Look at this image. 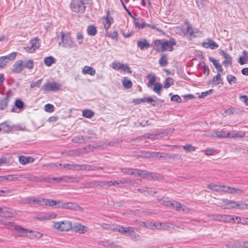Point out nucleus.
<instances>
[{"label": "nucleus", "mask_w": 248, "mask_h": 248, "mask_svg": "<svg viewBox=\"0 0 248 248\" xmlns=\"http://www.w3.org/2000/svg\"><path fill=\"white\" fill-rule=\"evenodd\" d=\"M87 4V0H72L70 7L72 11L74 12L83 14Z\"/></svg>", "instance_id": "nucleus-1"}, {"label": "nucleus", "mask_w": 248, "mask_h": 248, "mask_svg": "<svg viewBox=\"0 0 248 248\" xmlns=\"http://www.w3.org/2000/svg\"><path fill=\"white\" fill-rule=\"evenodd\" d=\"M53 227L59 231H68L72 229V224L71 221L64 220L54 222Z\"/></svg>", "instance_id": "nucleus-2"}, {"label": "nucleus", "mask_w": 248, "mask_h": 248, "mask_svg": "<svg viewBox=\"0 0 248 248\" xmlns=\"http://www.w3.org/2000/svg\"><path fill=\"white\" fill-rule=\"evenodd\" d=\"M61 41L59 43V45L63 47L72 48L73 46V41L69 34H65L64 32H60Z\"/></svg>", "instance_id": "nucleus-3"}, {"label": "nucleus", "mask_w": 248, "mask_h": 248, "mask_svg": "<svg viewBox=\"0 0 248 248\" xmlns=\"http://www.w3.org/2000/svg\"><path fill=\"white\" fill-rule=\"evenodd\" d=\"M61 87V84L56 82H48L42 87L43 91L46 93L58 91Z\"/></svg>", "instance_id": "nucleus-4"}, {"label": "nucleus", "mask_w": 248, "mask_h": 248, "mask_svg": "<svg viewBox=\"0 0 248 248\" xmlns=\"http://www.w3.org/2000/svg\"><path fill=\"white\" fill-rule=\"evenodd\" d=\"M161 202L162 204L170 208L175 209L177 211H185V206H183L180 203L177 202L173 201L171 202L168 201L161 200Z\"/></svg>", "instance_id": "nucleus-5"}, {"label": "nucleus", "mask_w": 248, "mask_h": 248, "mask_svg": "<svg viewBox=\"0 0 248 248\" xmlns=\"http://www.w3.org/2000/svg\"><path fill=\"white\" fill-rule=\"evenodd\" d=\"M21 178L28 179L29 181L35 182H50V179L42 176H36L31 174H20Z\"/></svg>", "instance_id": "nucleus-6"}, {"label": "nucleus", "mask_w": 248, "mask_h": 248, "mask_svg": "<svg viewBox=\"0 0 248 248\" xmlns=\"http://www.w3.org/2000/svg\"><path fill=\"white\" fill-rule=\"evenodd\" d=\"M176 42L175 40L171 38L169 40L163 39V52L165 51H172L174 49L173 46L176 45Z\"/></svg>", "instance_id": "nucleus-7"}, {"label": "nucleus", "mask_w": 248, "mask_h": 248, "mask_svg": "<svg viewBox=\"0 0 248 248\" xmlns=\"http://www.w3.org/2000/svg\"><path fill=\"white\" fill-rule=\"evenodd\" d=\"M30 43L31 44V47H25L24 48L28 53H33L40 46L39 39L37 38H34L30 41Z\"/></svg>", "instance_id": "nucleus-8"}, {"label": "nucleus", "mask_w": 248, "mask_h": 248, "mask_svg": "<svg viewBox=\"0 0 248 248\" xmlns=\"http://www.w3.org/2000/svg\"><path fill=\"white\" fill-rule=\"evenodd\" d=\"M202 46L205 48H210L212 50L216 49L219 46L211 38H208L206 41L202 42Z\"/></svg>", "instance_id": "nucleus-9"}, {"label": "nucleus", "mask_w": 248, "mask_h": 248, "mask_svg": "<svg viewBox=\"0 0 248 248\" xmlns=\"http://www.w3.org/2000/svg\"><path fill=\"white\" fill-rule=\"evenodd\" d=\"M163 39H156L154 40L151 46L158 52H163Z\"/></svg>", "instance_id": "nucleus-10"}, {"label": "nucleus", "mask_w": 248, "mask_h": 248, "mask_svg": "<svg viewBox=\"0 0 248 248\" xmlns=\"http://www.w3.org/2000/svg\"><path fill=\"white\" fill-rule=\"evenodd\" d=\"M23 62L22 60H18L15 62L13 65V68L12 71L16 74H19L23 70Z\"/></svg>", "instance_id": "nucleus-11"}, {"label": "nucleus", "mask_w": 248, "mask_h": 248, "mask_svg": "<svg viewBox=\"0 0 248 248\" xmlns=\"http://www.w3.org/2000/svg\"><path fill=\"white\" fill-rule=\"evenodd\" d=\"M137 46L141 50L148 49L151 46L146 38H142L137 41Z\"/></svg>", "instance_id": "nucleus-12"}, {"label": "nucleus", "mask_w": 248, "mask_h": 248, "mask_svg": "<svg viewBox=\"0 0 248 248\" xmlns=\"http://www.w3.org/2000/svg\"><path fill=\"white\" fill-rule=\"evenodd\" d=\"M105 21L103 23L104 28L108 32V30L110 25L113 23L114 20L113 18L109 15V11H107V15L106 17H104Z\"/></svg>", "instance_id": "nucleus-13"}, {"label": "nucleus", "mask_w": 248, "mask_h": 248, "mask_svg": "<svg viewBox=\"0 0 248 248\" xmlns=\"http://www.w3.org/2000/svg\"><path fill=\"white\" fill-rule=\"evenodd\" d=\"M72 229L79 234H83L87 232L88 228L87 227L79 223L72 226Z\"/></svg>", "instance_id": "nucleus-14"}, {"label": "nucleus", "mask_w": 248, "mask_h": 248, "mask_svg": "<svg viewBox=\"0 0 248 248\" xmlns=\"http://www.w3.org/2000/svg\"><path fill=\"white\" fill-rule=\"evenodd\" d=\"M156 155V152H150L147 151H140L138 152V155L137 156L141 158H151V157H155Z\"/></svg>", "instance_id": "nucleus-15"}, {"label": "nucleus", "mask_w": 248, "mask_h": 248, "mask_svg": "<svg viewBox=\"0 0 248 248\" xmlns=\"http://www.w3.org/2000/svg\"><path fill=\"white\" fill-rule=\"evenodd\" d=\"M14 229L18 233V236L20 237L28 236L29 231L19 225H15Z\"/></svg>", "instance_id": "nucleus-16"}, {"label": "nucleus", "mask_w": 248, "mask_h": 248, "mask_svg": "<svg viewBox=\"0 0 248 248\" xmlns=\"http://www.w3.org/2000/svg\"><path fill=\"white\" fill-rule=\"evenodd\" d=\"M10 99V95L7 93L4 97H0V110H4L8 106Z\"/></svg>", "instance_id": "nucleus-17"}, {"label": "nucleus", "mask_w": 248, "mask_h": 248, "mask_svg": "<svg viewBox=\"0 0 248 248\" xmlns=\"http://www.w3.org/2000/svg\"><path fill=\"white\" fill-rule=\"evenodd\" d=\"M121 172L127 175L137 176V172H140V170L132 168H124L121 169Z\"/></svg>", "instance_id": "nucleus-18"}, {"label": "nucleus", "mask_w": 248, "mask_h": 248, "mask_svg": "<svg viewBox=\"0 0 248 248\" xmlns=\"http://www.w3.org/2000/svg\"><path fill=\"white\" fill-rule=\"evenodd\" d=\"M220 54L223 56L225 59L223 63L224 64L225 67H227L228 65H232V58L231 56L225 52L223 50H221Z\"/></svg>", "instance_id": "nucleus-19"}, {"label": "nucleus", "mask_w": 248, "mask_h": 248, "mask_svg": "<svg viewBox=\"0 0 248 248\" xmlns=\"http://www.w3.org/2000/svg\"><path fill=\"white\" fill-rule=\"evenodd\" d=\"M80 165L78 164H69L65 163L63 164H59L60 166H62L63 168L69 170H80Z\"/></svg>", "instance_id": "nucleus-20"}, {"label": "nucleus", "mask_w": 248, "mask_h": 248, "mask_svg": "<svg viewBox=\"0 0 248 248\" xmlns=\"http://www.w3.org/2000/svg\"><path fill=\"white\" fill-rule=\"evenodd\" d=\"M113 230H116L122 234H125L126 233H131L134 232V229L132 227H124L121 226H117L115 228H114Z\"/></svg>", "instance_id": "nucleus-21"}, {"label": "nucleus", "mask_w": 248, "mask_h": 248, "mask_svg": "<svg viewBox=\"0 0 248 248\" xmlns=\"http://www.w3.org/2000/svg\"><path fill=\"white\" fill-rule=\"evenodd\" d=\"M13 128L14 126L10 125L6 121L0 124V132L2 131L3 133H8Z\"/></svg>", "instance_id": "nucleus-22"}, {"label": "nucleus", "mask_w": 248, "mask_h": 248, "mask_svg": "<svg viewBox=\"0 0 248 248\" xmlns=\"http://www.w3.org/2000/svg\"><path fill=\"white\" fill-rule=\"evenodd\" d=\"M58 207L66 209L77 210L78 206L73 202H66L59 205Z\"/></svg>", "instance_id": "nucleus-23"}, {"label": "nucleus", "mask_w": 248, "mask_h": 248, "mask_svg": "<svg viewBox=\"0 0 248 248\" xmlns=\"http://www.w3.org/2000/svg\"><path fill=\"white\" fill-rule=\"evenodd\" d=\"M84 150L85 148L73 149L67 151L66 154L70 156H79L83 153Z\"/></svg>", "instance_id": "nucleus-24"}, {"label": "nucleus", "mask_w": 248, "mask_h": 248, "mask_svg": "<svg viewBox=\"0 0 248 248\" xmlns=\"http://www.w3.org/2000/svg\"><path fill=\"white\" fill-rule=\"evenodd\" d=\"M154 97L158 100L159 102H157L156 100L153 99L151 97H147L146 102L150 103L154 107H159L162 105V103L164 102V100H160L157 97L154 96Z\"/></svg>", "instance_id": "nucleus-25"}, {"label": "nucleus", "mask_w": 248, "mask_h": 248, "mask_svg": "<svg viewBox=\"0 0 248 248\" xmlns=\"http://www.w3.org/2000/svg\"><path fill=\"white\" fill-rule=\"evenodd\" d=\"M34 161V159L32 157H27L24 155L19 156V162L22 165H26L27 164L32 163Z\"/></svg>", "instance_id": "nucleus-26"}, {"label": "nucleus", "mask_w": 248, "mask_h": 248, "mask_svg": "<svg viewBox=\"0 0 248 248\" xmlns=\"http://www.w3.org/2000/svg\"><path fill=\"white\" fill-rule=\"evenodd\" d=\"M124 183H125V182L124 181V182H123L122 180L100 182L101 186L107 185L108 186H116L119 185L120 184Z\"/></svg>", "instance_id": "nucleus-27"}, {"label": "nucleus", "mask_w": 248, "mask_h": 248, "mask_svg": "<svg viewBox=\"0 0 248 248\" xmlns=\"http://www.w3.org/2000/svg\"><path fill=\"white\" fill-rule=\"evenodd\" d=\"M57 203L60 204V202H57L54 200L45 198L42 199V205H45L50 206H53L54 205H57Z\"/></svg>", "instance_id": "nucleus-28"}, {"label": "nucleus", "mask_w": 248, "mask_h": 248, "mask_svg": "<svg viewBox=\"0 0 248 248\" xmlns=\"http://www.w3.org/2000/svg\"><path fill=\"white\" fill-rule=\"evenodd\" d=\"M209 60L210 62L213 63L217 70L218 71V73L222 72L223 70L222 65L217 62V60L211 57L209 58Z\"/></svg>", "instance_id": "nucleus-29"}, {"label": "nucleus", "mask_w": 248, "mask_h": 248, "mask_svg": "<svg viewBox=\"0 0 248 248\" xmlns=\"http://www.w3.org/2000/svg\"><path fill=\"white\" fill-rule=\"evenodd\" d=\"M82 72L84 74H89L91 76L94 75L96 72L94 68L89 66H85L82 69Z\"/></svg>", "instance_id": "nucleus-30"}, {"label": "nucleus", "mask_w": 248, "mask_h": 248, "mask_svg": "<svg viewBox=\"0 0 248 248\" xmlns=\"http://www.w3.org/2000/svg\"><path fill=\"white\" fill-rule=\"evenodd\" d=\"M248 61V52L246 50L243 51V54L240 56L238 60V62L243 65L247 63Z\"/></svg>", "instance_id": "nucleus-31"}, {"label": "nucleus", "mask_w": 248, "mask_h": 248, "mask_svg": "<svg viewBox=\"0 0 248 248\" xmlns=\"http://www.w3.org/2000/svg\"><path fill=\"white\" fill-rule=\"evenodd\" d=\"M208 217L212 220H217L219 221H224L225 220V215H221L219 214H213L208 216Z\"/></svg>", "instance_id": "nucleus-32"}, {"label": "nucleus", "mask_w": 248, "mask_h": 248, "mask_svg": "<svg viewBox=\"0 0 248 248\" xmlns=\"http://www.w3.org/2000/svg\"><path fill=\"white\" fill-rule=\"evenodd\" d=\"M56 60L51 56L45 57L44 59L45 64L47 66H50L52 64L55 63Z\"/></svg>", "instance_id": "nucleus-33"}, {"label": "nucleus", "mask_w": 248, "mask_h": 248, "mask_svg": "<svg viewBox=\"0 0 248 248\" xmlns=\"http://www.w3.org/2000/svg\"><path fill=\"white\" fill-rule=\"evenodd\" d=\"M106 36L117 41L118 40V32L117 30L115 29L112 32H109L108 30V32L105 30Z\"/></svg>", "instance_id": "nucleus-34"}, {"label": "nucleus", "mask_w": 248, "mask_h": 248, "mask_svg": "<svg viewBox=\"0 0 248 248\" xmlns=\"http://www.w3.org/2000/svg\"><path fill=\"white\" fill-rule=\"evenodd\" d=\"M27 201L29 204H36L42 205V199H39L34 197H29L27 199Z\"/></svg>", "instance_id": "nucleus-35"}, {"label": "nucleus", "mask_w": 248, "mask_h": 248, "mask_svg": "<svg viewBox=\"0 0 248 248\" xmlns=\"http://www.w3.org/2000/svg\"><path fill=\"white\" fill-rule=\"evenodd\" d=\"M87 31L89 35L95 36L97 33V31L95 26L91 25L88 26Z\"/></svg>", "instance_id": "nucleus-36"}, {"label": "nucleus", "mask_w": 248, "mask_h": 248, "mask_svg": "<svg viewBox=\"0 0 248 248\" xmlns=\"http://www.w3.org/2000/svg\"><path fill=\"white\" fill-rule=\"evenodd\" d=\"M20 177V174L5 175V181H15L19 180L21 178Z\"/></svg>", "instance_id": "nucleus-37"}, {"label": "nucleus", "mask_w": 248, "mask_h": 248, "mask_svg": "<svg viewBox=\"0 0 248 248\" xmlns=\"http://www.w3.org/2000/svg\"><path fill=\"white\" fill-rule=\"evenodd\" d=\"M63 182L67 183H74L78 182L79 181V179L78 178H74L72 176H62Z\"/></svg>", "instance_id": "nucleus-38"}, {"label": "nucleus", "mask_w": 248, "mask_h": 248, "mask_svg": "<svg viewBox=\"0 0 248 248\" xmlns=\"http://www.w3.org/2000/svg\"><path fill=\"white\" fill-rule=\"evenodd\" d=\"M226 217L225 220H224V222H235V220H236V222H240L241 221V218L238 217H233L230 215H225Z\"/></svg>", "instance_id": "nucleus-39"}, {"label": "nucleus", "mask_w": 248, "mask_h": 248, "mask_svg": "<svg viewBox=\"0 0 248 248\" xmlns=\"http://www.w3.org/2000/svg\"><path fill=\"white\" fill-rule=\"evenodd\" d=\"M84 186L86 188H92L96 187L97 186H101L100 182H98L97 181L93 182H87L83 184Z\"/></svg>", "instance_id": "nucleus-40"}, {"label": "nucleus", "mask_w": 248, "mask_h": 248, "mask_svg": "<svg viewBox=\"0 0 248 248\" xmlns=\"http://www.w3.org/2000/svg\"><path fill=\"white\" fill-rule=\"evenodd\" d=\"M158 62L160 66H166L168 63L167 55L166 54L162 55L161 58L159 60Z\"/></svg>", "instance_id": "nucleus-41"}, {"label": "nucleus", "mask_w": 248, "mask_h": 248, "mask_svg": "<svg viewBox=\"0 0 248 248\" xmlns=\"http://www.w3.org/2000/svg\"><path fill=\"white\" fill-rule=\"evenodd\" d=\"M94 115L93 111L90 109H84L82 111V115L87 118H91Z\"/></svg>", "instance_id": "nucleus-42"}, {"label": "nucleus", "mask_w": 248, "mask_h": 248, "mask_svg": "<svg viewBox=\"0 0 248 248\" xmlns=\"http://www.w3.org/2000/svg\"><path fill=\"white\" fill-rule=\"evenodd\" d=\"M29 235L28 236L30 237H36L39 238L42 236V234L40 232L36 231H30L29 232Z\"/></svg>", "instance_id": "nucleus-43"}, {"label": "nucleus", "mask_w": 248, "mask_h": 248, "mask_svg": "<svg viewBox=\"0 0 248 248\" xmlns=\"http://www.w3.org/2000/svg\"><path fill=\"white\" fill-rule=\"evenodd\" d=\"M140 172H137V176H142L143 179H148L150 178V172L140 170Z\"/></svg>", "instance_id": "nucleus-44"}, {"label": "nucleus", "mask_w": 248, "mask_h": 248, "mask_svg": "<svg viewBox=\"0 0 248 248\" xmlns=\"http://www.w3.org/2000/svg\"><path fill=\"white\" fill-rule=\"evenodd\" d=\"M173 84V79L171 78L168 77L165 81H164V88H168L171 85Z\"/></svg>", "instance_id": "nucleus-45"}, {"label": "nucleus", "mask_w": 248, "mask_h": 248, "mask_svg": "<svg viewBox=\"0 0 248 248\" xmlns=\"http://www.w3.org/2000/svg\"><path fill=\"white\" fill-rule=\"evenodd\" d=\"M207 187L216 192L221 191V186H218L215 184H210L207 185Z\"/></svg>", "instance_id": "nucleus-46"}, {"label": "nucleus", "mask_w": 248, "mask_h": 248, "mask_svg": "<svg viewBox=\"0 0 248 248\" xmlns=\"http://www.w3.org/2000/svg\"><path fill=\"white\" fill-rule=\"evenodd\" d=\"M162 88V85L161 83L156 82L155 84V86L153 88V91L155 92L158 95H161V90Z\"/></svg>", "instance_id": "nucleus-47"}, {"label": "nucleus", "mask_w": 248, "mask_h": 248, "mask_svg": "<svg viewBox=\"0 0 248 248\" xmlns=\"http://www.w3.org/2000/svg\"><path fill=\"white\" fill-rule=\"evenodd\" d=\"M33 61L32 60H28L24 64L23 63V69L28 68L32 69L33 68Z\"/></svg>", "instance_id": "nucleus-48"}, {"label": "nucleus", "mask_w": 248, "mask_h": 248, "mask_svg": "<svg viewBox=\"0 0 248 248\" xmlns=\"http://www.w3.org/2000/svg\"><path fill=\"white\" fill-rule=\"evenodd\" d=\"M155 158H161L162 160H167L168 159V154L156 152Z\"/></svg>", "instance_id": "nucleus-49"}, {"label": "nucleus", "mask_w": 248, "mask_h": 248, "mask_svg": "<svg viewBox=\"0 0 248 248\" xmlns=\"http://www.w3.org/2000/svg\"><path fill=\"white\" fill-rule=\"evenodd\" d=\"M226 203L225 205L228 208H237V202L228 201L226 200Z\"/></svg>", "instance_id": "nucleus-50"}, {"label": "nucleus", "mask_w": 248, "mask_h": 248, "mask_svg": "<svg viewBox=\"0 0 248 248\" xmlns=\"http://www.w3.org/2000/svg\"><path fill=\"white\" fill-rule=\"evenodd\" d=\"M123 85L126 89H130L132 87V82L130 80L124 78L123 81Z\"/></svg>", "instance_id": "nucleus-51"}, {"label": "nucleus", "mask_w": 248, "mask_h": 248, "mask_svg": "<svg viewBox=\"0 0 248 248\" xmlns=\"http://www.w3.org/2000/svg\"><path fill=\"white\" fill-rule=\"evenodd\" d=\"M186 32L189 33L190 36L196 37L195 34L198 32V31H194L191 25L190 24H187L186 27Z\"/></svg>", "instance_id": "nucleus-52"}, {"label": "nucleus", "mask_w": 248, "mask_h": 248, "mask_svg": "<svg viewBox=\"0 0 248 248\" xmlns=\"http://www.w3.org/2000/svg\"><path fill=\"white\" fill-rule=\"evenodd\" d=\"M216 136L218 138H228L229 137L230 133H226L224 131H219L216 132Z\"/></svg>", "instance_id": "nucleus-53"}, {"label": "nucleus", "mask_w": 248, "mask_h": 248, "mask_svg": "<svg viewBox=\"0 0 248 248\" xmlns=\"http://www.w3.org/2000/svg\"><path fill=\"white\" fill-rule=\"evenodd\" d=\"M24 103L22 100L19 99L16 100L15 102V106L17 108L22 109L24 108Z\"/></svg>", "instance_id": "nucleus-54"}, {"label": "nucleus", "mask_w": 248, "mask_h": 248, "mask_svg": "<svg viewBox=\"0 0 248 248\" xmlns=\"http://www.w3.org/2000/svg\"><path fill=\"white\" fill-rule=\"evenodd\" d=\"M2 214L4 216H6V214H8V216H10L11 215H13V210L8 207H3L2 208Z\"/></svg>", "instance_id": "nucleus-55"}, {"label": "nucleus", "mask_w": 248, "mask_h": 248, "mask_svg": "<svg viewBox=\"0 0 248 248\" xmlns=\"http://www.w3.org/2000/svg\"><path fill=\"white\" fill-rule=\"evenodd\" d=\"M227 80L230 84L232 83H236L237 82V79L236 77L233 75H228L227 76Z\"/></svg>", "instance_id": "nucleus-56"}, {"label": "nucleus", "mask_w": 248, "mask_h": 248, "mask_svg": "<svg viewBox=\"0 0 248 248\" xmlns=\"http://www.w3.org/2000/svg\"><path fill=\"white\" fill-rule=\"evenodd\" d=\"M237 208L240 209H248V204L243 202L242 201L237 202Z\"/></svg>", "instance_id": "nucleus-57"}, {"label": "nucleus", "mask_w": 248, "mask_h": 248, "mask_svg": "<svg viewBox=\"0 0 248 248\" xmlns=\"http://www.w3.org/2000/svg\"><path fill=\"white\" fill-rule=\"evenodd\" d=\"M150 178L153 180L160 179L163 178V176L156 173L150 172Z\"/></svg>", "instance_id": "nucleus-58"}, {"label": "nucleus", "mask_w": 248, "mask_h": 248, "mask_svg": "<svg viewBox=\"0 0 248 248\" xmlns=\"http://www.w3.org/2000/svg\"><path fill=\"white\" fill-rule=\"evenodd\" d=\"M83 136H78L73 138L71 140L72 141L75 143H79L83 142Z\"/></svg>", "instance_id": "nucleus-59"}, {"label": "nucleus", "mask_w": 248, "mask_h": 248, "mask_svg": "<svg viewBox=\"0 0 248 248\" xmlns=\"http://www.w3.org/2000/svg\"><path fill=\"white\" fill-rule=\"evenodd\" d=\"M6 57L2 56L0 57V68L5 67L8 62Z\"/></svg>", "instance_id": "nucleus-60"}, {"label": "nucleus", "mask_w": 248, "mask_h": 248, "mask_svg": "<svg viewBox=\"0 0 248 248\" xmlns=\"http://www.w3.org/2000/svg\"><path fill=\"white\" fill-rule=\"evenodd\" d=\"M237 111L234 108H229L225 110L224 112V114H226V115H232L235 113H237Z\"/></svg>", "instance_id": "nucleus-61"}, {"label": "nucleus", "mask_w": 248, "mask_h": 248, "mask_svg": "<svg viewBox=\"0 0 248 248\" xmlns=\"http://www.w3.org/2000/svg\"><path fill=\"white\" fill-rule=\"evenodd\" d=\"M183 149L186 151L187 152H191V151H195L196 150V148L193 146L191 144H186V145L183 146Z\"/></svg>", "instance_id": "nucleus-62"}, {"label": "nucleus", "mask_w": 248, "mask_h": 248, "mask_svg": "<svg viewBox=\"0 0 248 248\" xmlns=\"http://www.w3.org/2000/svg\"><path fill=\"white\" fill-rule=\"evenodd\" d=\"M92 165L82 164L80 165V170H92Z\"/></svg>", "instance_id": "nucleus-63"}, {"label": "nucleus", "mask_w": 248, "mask_h": 248, "mask_svg": "<svg viewBox=\"0 0 248 248\" xmlns=\"http://www.w3.org/2000/svg\"><path fill=\"white\" fill-rule=\"evenodd\" d=\"M45 110L47 112H52L54 110V107L52 104H47L45 106Z\"/></svg>", "instance_id": "nucleus-64"}]
</instances>
